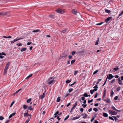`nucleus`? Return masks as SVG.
Segmentation results:
<instances>
[{
  "instance_id": "obj_47",
  "label": "nucleus",
  "mask_w": 123,
  "mask_h": 123,
  "mask_svg": "<svg viewBox=\"0 0 123 123\" xmlns=\"http://www.w3.org/2000/svg\"><path fill=\"white\" fill-rule=\"evenodd\" d=\"M120 88H121V87L120 86H119V87H118L117 89V91H119L120 89Z\"/></svg>"
},
{
  "instance_id": "obj_43",
  "label": "nucleus",
  "mask_w": 123,
  "mask_h": 123,
  "mask_svg": "<svg viewBox=\"0 0 123 123\" xmlns=\"http://www.w3.org/2000/svg\"><path fill=\"white\" fill-rule=\"evenodd\" d=\"M73 90V89L72 88H70L68 89V91L69 92H71Z\"/></svg>"
},
{
  "instance_id": "obj_41",
  "label": "nucleus",
  "mask_w": 123,
  "mask_h": 123,
  "mask_svg": "<svg viewBox=\"0 0 123 123\" xmlns=\"http://www.w3.org/2000/svg\"><path fill=\"white\" fill-rule=\"evenodd\" d=\"M98 70H97L96 71H94V73H93V74H96L98 72Z\"/></svg>"
},
{
  "instance_id": "obj_3",
  "label": "nucleus",
  "mask_w": 123,
  "mask_h": 123,
  "mask_svg": "<svg viewBox=\"0 0 123 123\" xmlns=\"http://www.w3.org/2000/svg\"><path fill=\"white\" fill-rule=\"evenodd\" d=\"M114 76H113L111 74H109L107 76L106 79H108L109 80H111L113 77H114Z\"/></svg>"
},
{
  "instance_id": "obj_29",
  "label": "nucleus",
  "mask_w": 123,
  "mask_h": 123,
  "mask_svg": "<svg viewBox=\"0 0 123 123\" xmlns=\"http://www.w3.org/2000/svg\"><path fill=\"white\" fill-rule=\"evenodd\" d=\"M77 101H76L75 102V104L73 105V107H74V108H75V107L77 106Z\"/></svg>"
},
{
  "instance_id": "obj_46",
  "label": "nucleus",
  "mask_w": 123,
  "mask_h": 123,
  "mask_svg": "<svg viewBox=\"0 0 123 123\" xmlns=\"http://www.w3.org/2000/svg\"><path fill=\"white\" fill-rule=\"evenodd\" d=\"M57 119H58V121L60 120L61 118L59 117V115H57Z\"/></svg>"
},
{
  "instance_id": "obj_2",
  "label": "nucleus",
  "mask_w": 123,
  "mask_h": 123,
  "mask_svg": "<svg viewBox=\"0 0 123 123\" xmlns=\"http://www.w3.org/2000/svg\"><path fill=\"white\" fill-rule=\"evenodd\" d=\"M109 113L112 115H117V113L115 111L110 110L109 111Z\"/></svg>"
},
{
  "instance_id": "obj_22",
  "label": "nucleus",
  "mask_w": 123,
  "mask_h": 123,
  "mask_svg": "<svg viewBox=\"0 0 123 123\" xmlns=\"http://www.w3.org/2000/svg\"><path fill=\"white\" fill-rule=\"evenodd\" d=\"M26 49H27L26 48H23L21 49V51L22 52L25 51L26 50Z\"/></svg>"
},
{
  "instance_id": "obj_32",
  "label": "nucleus",
  "mask_w": 123,
  "mask_h": 123,
  "mask_svg": "<svg viewBox=\"0 0 123 123\" xmlns=\"http://www.w3.org/2000/svg\"><path fill=\"white\" fill-rule=\"evenodd\" d=\"M95 91L93 90H90V92L92 94H93V92Z\"/></svg>"
},
{
  "instance_id": "obj_5",
  "label": "nucleus",
  "mask_w": 123,
  "mask_h": 123,
  "mask_svg": "<svg viewBox=\"0 0 123 123\" xmlns=\"http://www.w3.org/2000/svg\"><path fill=\"white\" fill-rule=\"evenodd\" d=\"M8 12H0V16L6 15L8 13Z\"/></svg>"
},
{
  "instance_id": "obj_30",
  "label": "nucleus",
  "mask_w": 123,
  "mask_h": 123,
  "mask_svg": "<svg viewBox=\"0 0 123 123\" xmlns=\"http://www.w3.org/2000/svg\"><path fill=\"white\" fill-rule=\"evenodd\" d=\"M12 37L11 36H9L8 37H6L5 36H3V37L6 38H10Z\"/></svg>"
},
{
  "instance_id": "obj_31",
  "label": "nucleus",
  "mask_w": 123,
  "mask_h": 123,
  "mask_svg": "<svg viewBox=\"0 0 123 123\" xmlns=\"http://www.w3.org/2000/svg\"><path fill=\"white\" fill-rule=\"evenodd\" d=\"M99 38H98L96 42L95 43V45H97L98 44V43L99 41Z\"/></svg>"
},
{
  "instance_id": "obj_4",
  "label": "nucleus",
  "mask_w": 123,
  "mask_h": 123,
  "mask_svg": "<svg viewBox=\"0 0 123 123\" xmlns=\"http://www.w3.org/2000/svg\"><path fill=\"white\" fill-rule=\"evenodd\" d=\"M112 17H108L107 18L105 19V22L107 23L109 21L112 20Z\"/></svg>"
},
{
  "instance_id": "obj_39",
  "label": "nucleus",
  "mask_w": 123,
  "mask_h": 123,
  "mask_svg": "<svg viewBox=\"0 0 123 123\" xmlns=\"http://www.w3.org/2000/svg\"><path fill=\"white\" fill-rule=\"evenodd\" d=\"M93 110L94 111H95L96 112L97 111H98V109L97 108H93Z\"/></svg>"
},
{
  "instance_id": "obj_52",
  "label": "nucleus",
  "mask_w": 123,
  "mask_h": 123,
  "mask_svg": "<svg viewBox=\"0 0 123 123\" xmlns=\"http://www.w3.org/2000/svg\"><path fill=\"white\" fill-rule=\"evenodd\" d=\"M93 99H92L91 100H88V103H91V102H92V101H93Z\"/></svg>"
},
{
  "instance_id": "obj_61",
  "label": "nucleus",
  "mask_w": 123,
  "mask_h": 123,
  "mask_svg": "<svg viewBox=\"0 0 123 123\" xmlns=\"http://www.w3.org/2000/svg\"><path fill=\"white\" fill-rule=\"evenodd\" d=\"M14 101H13V102H12V103H11V105H10V107H11L12 106V105H13V104H14Z\"/></svg>"
},
{
  "instance_id": "obj_26",
  "label": "nucleus",
  "mask_w": 123,
  "mask_h": 123,
  "mask_svg": "<svg viewBox=\"0 0 123 123\" xmlns=\"http://www.w3.org/2000/svg\"><path fill=\"white\" fill-rule=\"evenodd\" d=\"M31 98H30L27 100V102L28 103H29L31 101Z\"/></svg>"
},
{
  "instance_id": "obj_12",
  "label": "nucleus",
  "mask_w": 123,
  "mask_h": 123,
  "mask_svg": "<svg viewBox=\"0 0 123 123\" xmlns=\"http://www.w3.org/2000/svg\"><path fill=\"white\" fill-rule=\"evenodd\" d=\"M118 82L119 85H122V81L121 80L120 78H119L118 79Z\"/></svg>"
},
{
  "instance_id": "obj_8",
  "label": "nucleus",
  "mask_w": 123,
  "mask_h": 123,
  "mask_svg": "<svg viewBox=\"0 0 123 123\" xmlns=\"http://www.w3.org/2000/svg\"><path fill=\"white\" fill-rule=\"evenodd\" d=\"M55 80H53L51 81H50L49 82H48V85H50L51 84H53L54 83V81Z\"/></svg>"
},
{
  "instance_id": "obj_18",
  "label": "nucleus",
  "mask_w": 123,
  "mask_h": 123,
  "mask_svg": "<svg viewBox=\"0 0 123 123\" xmlns=\"http://www.w3.org/2000/svg\"><path fill=\"white\" fill-rule=\"evenodd\" d=\"M103 115L104 117H106L108 116V114L106 113H104L103 114Z\"/></svg>"
},
{
  "instance_id": "obj_50",
  "label": "nucleus",
  "mask_w": 123,
  "mask_h": 123,
  "mask_svg": "<svg viewBox=\"0 0 123 123\" xmlns=\"http://www.w3.org/2000/svg\"><path fill=\"white\" fill-rule=\"evenodd\" d=\"M113 117L114 118L115 121H116L117 120V118L115 116H113Z\"/></svg>"
},
{
  "instance_id": "obj_62",
  "label": "nucleus",
  "mask_w": 123,
  "mask_h": 123,
  "mask_svg": "<svg viewBox=\"0 0 123 123\" xmlns=\"http://www.w3.org/2000/svg\"><path fill=\"white\" fill-rule=\"evenodd\" d=\"M83 110H84V109L83 108H81L80 109V111L82 112L83 111Z\"/></svg>"
},
{
  "instance_id": "obj_9",
  "label": "nucleus",
  "mask_w": 123,
  "mask_h": 123,
  "mask_svg": "<svg viewBox=\"0 0 123 123\" xmlns=\"http://www.w3.org/2000/svg\"><path fill=\"white\" fill-rule=\"evenodd\" d=\"M81 116H83V117H82L83 118L85 119L87 116V115L86 113H83L81 114Z\"/></svg>"
},
{
  "instance_id": "obj_54",
  "label": "nucleus",
  "mask_w": 123,
  "mask_h": 123,
  "mask_svg": "<svg viewBox=\"0 0 123 123\" xmlns=\"http://www.w3.org/2000/svg\"><path fill=\"white\" fill-rule=\"evenodd\" d=\"M103 23V22H101V23H99L97 24L96 25H100L101 24H102Z\"/></svg>"
},
{
  "instance_id": "obj_21",
  "label": "nucleus",
  "mask_w": 123,
  "mask_h": 123,
  "mask_svg": "<svg viewBox=\"0 0 123 123\" xmlns=\"http://www.w3.org/2000/svg\"><path fill=\"white\" fill-rule=\"evenodd\" d=\"M80 117V115L78 117H73L72 119V120H75L77 119H78Z\"/></svg>"
},
{
  "instance_id": "obj_20",
  "label": "nucleus",
  "mask_w": 123,
  "mask_h": 123,
  "mask_svg": "<svg viewBox=\"0 0 123 123\" xmlns=\"http://www.w3.org/2000/svg\"><path fill=\"white\" fill-rule=\"evenodd\" d=\"M40 31L39 30H35L32 31L33 32H37Z\"/></svg>"
},
{
  "instance_id": "obj_57",
  "label": "nucleus",
  "mask_w": 123,
  "mask_h": 123,
  "mask_svg": "<svg viewBox=\"0 0 123 123\" xmlns=\"http://www.w3.org/2000/svg\"><path fill=\"white\" fill-rule=\"evenodd\" d=\"M109 118L110 119H111L113 121H114V119L112 117H109Z\"/></svg>"
},
{
  "instance_id": "obj_58",
  "label": "nucleus",
  "mask_w": 123,
  "mask_h": 123,
  "mask_svg": "<svg viewBox=\"0 0 123 123\" xmlns=\"http://www.w3.org/2000/svg\"><path fill=\"white\" fill-rule=\"evenodd\" d=\"M4 55L5 56H6V54H5L4 52H2L1 53V55Z\"/></svg>"
},
{
  "instance_id": "obj_56",
  "label": "nucleus",
  "mask_w": 123,
  "mask_h": 123,
  "mask_svg": "<svg viewBox=\"0 0 123 123\" xmlns=\"http://www.w3.org/2000/svg\"><path fill=\"white\" fill-rule=\"evenodd\" d=\"M78 72V71H74V75H76L77 74Z\"/></svg>"
},
{
  "instance_id": "obj_17",
  "label": "nucleus",
  "mask_w": 123,
  "mask_h": 123,
  "mask_svg": "<svg viewBox=\"0 0 123 123\" xmlns=\"http://www.w3.org/2000/svg\"><path fill=\"white\" fill-rule=\"evenodd\" d=\"M114 94V92L112 90V89L111 90V97Z\"/></svg>"
},
{
  "instance_id": "obj_55",
  "label": "nucleus",
  "mask_w": 123,
  "mask_h": 123,
  "mask_svg": "<svg viewBox=\"0 0 123 123\" xmlns=\"http://www.w3.org/2000/svg\"><path fill=\"white\" fill-rule=\"evenodd\" d=\"M76 83V82H74L71 85L70 84L69 85V86H72L73 85H74Z\"/></svg>"
},
{
  "instance_id": "obj_37",
  "label": "nucleus",
  "mask_w": 123,
  "mask_h": 123,
  "mask_svg": "<svg viewBox=\"0 0 123 123\" xmlns=\"http://www.w3.org/2000/svg\"><path fill=\"white\" fill-rule=\"evenodd\" d=\"M111 108L112 110H114L115 111L116 110V109L115 108V107L113 106H111Z\"/></svg>"
},
{
  "instance_id": "obj_24",
  "label": "nucleus",
  "mask_w": 123,
  "mask_h": 123,
  "mask_svg": "<svg viewBox=\"0 0 123 123\" xmlns=\"http://www.w3.org/2000/svg\"><path fill=\"white\" fill-rule=\"evenodd\" d=\"M23 108L24 109H25L27 108L28 106L26 105H23Z\"/></svg>"
},
{
  "instance_id": "obj_23",
  "label": "nucleus",
  "mask_w": 123,
  "mask_h": 123,
  "mask_svg": "<svg viewBox=\"0 0 123 123\" xmlns=\"http://www.w3.org/2000/svg\"><path fill=\"white\" fill-rule=\"evenodd\" d=\"M105 11L106 12L108 13H110L111 12V11L110 10L106 9H105Z\"/></svg>"
},
{
  "instance_id": "obj_42",
  "label": "nucleus",
  "mask_w": 123,
  "mask_h": 123,
  "mask_svg": "<svg viewBox=\"0 0 123 123\" xmlns=\"http://www.w3.org/2000/svg\"><path fill=\"white\" fill-rule=\"evenodd\" d=\"M29 114H28V113H25L24 114V116L25 117H26L27 116V115H28H28Z\"/></svg>"
},
{
  "instance_id": "obj_11",
  "label": "nucleus",
  "mask_w": 123,
  "mask_h": 123,
  "mask_svg": "<svg viewBox=\"0 0 123 123\" xmlns=\"http://www.w3.org/2000/svg\"><path fill=\"white\" fill-rule=\"evenodd\" d=\"M98 85H96L93 87V88L94 89L93 90L95 91H96L98 90Z\"/></svg>"
},
{
  "instance_id": "obj_34",
  "label": "nucleus",
  "mask_w": 123,
  "mask_h": 123,
  "mask_svg": "<svg viewBox=\"0 0 123 123\" xmlns=\"http://www.w3.org/2000/svg\"><path fill=\"white\" fill-rule=\"evenodd\" d=\"M60 97H58L57 98V100H56L57 102H59L60 101Z\"/></svg>"
},
{
  "instance_id": "obj_40",
  "label": "nucleus",
  "mask_w": 123,
  "mask_h": 123,
  "mask_svg": "<svg viewBox=\"0 0 123 123\" xmlns=\"http://www.w3.org/2000/svg\"><path fill=\"white\" fill-rule=\"evenodd\" d=\"M4 119V117L2 116H0V120H2Z\"/></svg>"
},
{
  "instance_id": "obj_63",
  "label": "nucleus",
  "mask_w": 123,
  "mask_h": 123,
  "mask_svg": "<svg viewBox=\"0 0 123 123\" xmlns=\"http://www.w3.org/2000/svg\"><path fill=\"white\" fill-rule=\"evenodd\" d=\"M117 67V68H113L114 70L115 71H117L118 69V68Z\"/></svg>"
},
{
  "instance_id": "obj_13",
  "label": "nucleus",
  "mask_w": 123,
  "mask_h": 123,
  "mask_svg": "<svg viewBox=\"0 0 123 123\" xmlns=\"http://www.w3.org/2000/svg\"><path fill=\"white\" fill-rule=\"evenodd\" d=\"M72 12L73 14L75 15H76V13H77V12L75 11L74 9H73L72 10Z\"/></svg>"
},
{
  "instance_id": "obj_51",
  "label": "nucleus",
  "mask_w": 123,
  "mask_h": 123,
  "mask_svg": "<svg viewBox=\"0 0 123 123\" xmlns=\"http://www.w3.org/2000/svg\"><path fill=\"white\" fill-rule=\"evenodd\" d=\"M68 58L70 59H71L72 58V56L71 55H69L68 57Z\"/></svg>"
},
{
  "instance_id": "obj_53",
  "label": "nucleus",
  "mask_w": 123,
  "mask_h": 123,
  "mask_svg": "<svg viewBox=\"0 0 123 123\" xmlns=\"http://www.w3.org/2000/svg\"><path fill=\"white\" fill-rule=\"evenodd\" d=\"M98 93H97L96 94H95V96H94V98H96L97 96H98Z\"/></svg>"
},
{
  "instance_id": "obj_19",
  "label": "nucleus",
  "mask_w": 123,
  "mask_h": 123,
  "mask_svg": "<svg viewBox=\"0 0 123 123\" xmlns=\"http://www.w3.org/2000/svg\"><path fill=\"white\" fill-rule=\"evenodd\" d=\"M31 106H30L28 107V109L30 111L33 110V108H31Z\"/></svg>"
},
{
  "instance_id": "obj_14",
  "label": "nucleus",
  "mask_w": 123,
  "mask_h": 123,
  "mask_svg": "<svg viewBox=\"0 0 123 123\" xmlns=\"http://www.w3.org/2000/svg\"><path fill=\"white\" fill-rule=\"evenodd\" d=\"M16 114V113L15 112H14L11 114L9 116V118L10 119V118H11L13 116H14L15 114Z\"/></svg>"
},
{
  "instance_id": "obj_36",
  "label": "nucleus",
  "mask_w": 123,
  "mask_h": 123,
  "mask_svg": "<svg viewBox=\"0 0 123 123\" xmlns=\"http://www.w3.org/2000/svg\"><path fill=\"white\" fill-rule=\"evenodd\" d=\"M76 52L75 51H73L71 52V54L72 55H74L75 54Z\"/></svg>"
},
{
  "instance_id": "obj_49",
  "label": "nucleus",
  "mask_w": 123,
  "mask_h": 123,
  "mask_svg": "<svg viewBox=\"0 0 123 123\" xmlns=\"http://www.w3.org/2000/svg\"><path fill=\"white\" fill-rule=\"evenodd\" d=\"M118 98V96H116L114 97V99L115 100H117Z\"/></svg>"
},
{
  "instance_id": "obj_35",
  "label": "nucleus",
  "mask_w": 123,
  "mask_h": 123,
  "mask_svg": "<svg viewBox=\"0 0 123 123\" xmlns=\"http://www.w3.org/2000/svg\"><path fill=\"white\" fill-rule=\"evenodd\" d=\"M106 102L108 103H110V99L108 98H107L106 99Z\"/></svg>"
},
{
  "instance_id": "obj_1",
  "label": "nucleus",
  "mask_w": 123,
  "mask_h": 123,
  "mask_svg": "<svg viewBox=\"0 0 123 123\" xmlns=\"http://www.w3.org/2000/svg\"><path fill=\"white\" fill-rule=\"evenodd\" d=\"M56 12L60 14H63L64 12V11L62 9H58L56 10Z\"/></svg>"
},
{
  "instance_id": "obj_28",
  "label": "nucleus",
  "mask_w": 123,
  "mask_h": 123,
  "mask_svg": "<svg viewBox=\"0 0 123 123\" xmlns=\"http://www.w3.org/2000/svg\"><path fill=\"white\" fill-rule=\"evenodd\" d=\"M75 61V60L74 59L71 61V65L73 64Z\"/></svg>"
},
{
  "instance_id": "obj_38",
  "label": "nucleus",
  "mask_w": 123,
  "mask_h": 123,
  "mask_svg": "<svg viewBox=\"0 0 123 123\" xmlns=\"http://www.w3.org/2000/svg\"><path fill=\"white\" fill-rule=\"evenodd\" d=\"M105 94H103V96L102 97V100H103L104 98H105Z\"/></svg>"
},
{
  "instance_id": "obj_59",
  "label": "nucleus",
  "mask_w": 123,
  "mask_h": 123,
  "mask_svg": "<svg viewBox=\"0 0 123 123\" xmlns=\"http://www.w3.org/2000/svg\"><path fill=\"white\" fill-rule=\"evenodd\" d=\"M115 81V79H113V80H111V83H113V82H114V81Z\"/></svg>"
},
{
  "instance_id": "obj_10",
  "label": "nucleus",
  "mask_w": 123,
  "mask_h": 123,
  "mask_svg": "<svg viewBox=\"0 0 123 123\" xmlns=\"http://www.w3.org/2000/svg\"><path fill=\"white\" fill-rule=\"evenodd\" d=\"M68 30V29L66 28L65 29L62 30L61 32L63 33H66V32Z\"/></svg>"
},
{
  "instance_id": "obj_45",
  "label": "nucleus",
  "mask_w": 123,
  "mask_h": 123,
  "mask_svg": "<svg viewBox=\"0 0 123 123\" xmlns=\"http://www.w3.org/2000/svg\"><path fill=\"white\" fill-rule=\"evenodd\" d=\"M71 81V80H67L66 81V83H70Z\"/></svg>"
},
{
  "instance_id": "obj_25",
  "label": "nucleus",
  "mask_w": 123,
  "mask_h": 123,
  "mask_svg": "<svg viewBox=\"0 0 123 123\" xmlns=\"http://www.w3.org/2000/svg\"><path fill=\"white\" fill-rule=\"evenodd\" d=\"M10 64V63L9 62H8L6 64L5 66L7 68H8Z\"/></svg>"
},
{
  "instance_id": "obj_33",
  "label": "nucleus",
  "mask_w": 123,
  "mask_h": 123,
  "mask_svg": "<svg viewBox=\"0 0 123 123\" xmlns=\"http://www.w3.org/2000/svg\"><path fill=\"white\" fill-rule=\"evenodd\" d=\"M83 96L85 97H88V95L86 93H85L83 95Z\"/></svg>"
},
{
  "instance_id": "obj_27",
  "label": "nucleus",
  "mask_w": 123,
  "mask_h": 123,
  "mask_svg": "<svg viewBox=\"0 0 123 123\" xmlns=\"http://www.w3.org/2000/svg\"><path fill=\"white\" fill-rule=\"evenodd\" d=\"M7 72V70L4 69V71L3 73V75H6V73Z\"/></svg>"
},
{
  "instance_id": "obj_15",
  "label": "nucleus",
  "mask_w": 123,
  "mask_h": 123,
  "mask_svg": "<svg viewBox=\"0 0 123 123\" xmlns=\"http://www.w3.org/2000/svg\"><path fill=\"white\" fill-rule=\"evenodd\" d=\"M23 37L20 38H18L17 37L14 40H15V42H16V41H18V40H20V39H23Z\"/></svg>"
},
{
  "instance_id": "obj_64",
  "label": "nucleus",
  "mask_w": 123,
  "mask_h": 123,
  "mask_svg": "<svg viewBox=\"0 0 123 123\" xmlns=\"http://www.w3.org/2000/svg\"><path fill=\"white\" fill-rule=\"evenodd\" d=\"M85 99V98L84 97H82L81 98V99L83 101Z\"/></svg>"
},
{
  "instance_id": "obj_44",
  "label": "nucleus",
  "mask_w": 123,
  "mask_h": 123,
  "mask_svg": "<svg viewBox=\"0 0 123 123\" xmlns=\"http://www.w3.org/2000/svg\"><path fill=\"white\" fill-rule=\"evenodd\" d=\"M59 112V111H57L55 113L54 115H56L58 114Z\"/></svg>"
},
{
  "instance_id": "obj_6",
  "label": "nucleus",
  "mask_w": 123,
  "mask_h": 123,
  "mask_svg": "<svg viewBox=\"0 0 123 123\" xmlns=\"http://www.w3.org/2000/svg\"><path fill=\"white\" fill-rule=\"evenodd\" d=\"M28 116H29L30 117H29L27 119V120L25 122V123H28L29 122V121H30V119H31V114H29L28 115Z\"/></svg>"
},
{
  "instance_id": "obj_16",
  "label": "nucleus",
  "mask_w": 123,
  "mask_h": 123,
  "mask_svg": "<svg viewBox=\"0 0 123 123\" xmlns=\"http://www.w3.org/2000/svg\"><path fill=\"white\" fill-rule=\"evenodd\" d=\"M84 50H82L81 51H80L78 52H77L76 53H77L78 54H80L81 53H83L84 52Z\"/></svg>"
},
{
  "instance_id": "obj_60",
  "label": "nucleus",
  "mask_w": 123,
  "mask_h": 123,
  "mask_svg": "<svg viewBox=\"0 0 123 123\" xmlns=\"http://www.w3.org/2000/svg\"><path fill=\"white\" fill-rule=\"evenodd\" d=\"M69 117V116L68 115L65 118L64 120H67L68 118Z\"/></svg>"
},
{
  "instance_id": "obj_7",
  "label": "nucleus",
  "mask_w": 123,
  "mask_h": 123,
  "mask_svg": "<svg viewBox=\"0 0 123 123\" xmlns=\"http://www.w3.org/2000/svg\"><path fill=\"white\" fill-rule=\"evenodd\" d=\"M45 92H44L43 94L42 95H41L40 96L39 98L41 99H43V98L45 97Z\"/></svg>"
},
{
  "instance_id": "obj_48",
  "label": "nucleus",
  "mask_w": 123,
  "mask_h": 123,
  "mask_svg": "<svg viewBox=\"0 0 123 123\" xmlns=\"http://www.w3.org/2000/svg\"><path fill=\"white\" fill-rule=\"evenodd\" d=\"M86 105H84L83 104L82 105V106L84 108H85L86 106Z\"/></svg>"
}]
</instances>
